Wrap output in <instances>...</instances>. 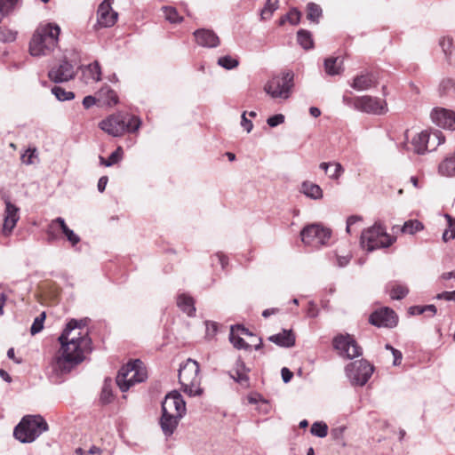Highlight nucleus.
<instances>
[{
	"label": "nucleus",
	"instance_id": "b1692460",
	"mask_svg": "<svg viewBox=\"0 0 455 455\" xmlns=\"http://www.w3.org/2000/svg\"><path fill=\"white\" fill-rule=\"evenodd\" d=\"M268 340L282 347H291L295 345V335L291 330H283L282 332L271 335Z\"/></svg>",
	"mask_w": 455,
	"mask_h": 455
},
{
	"label": "nucleus",
	"instance_id": "052dcab7",
	"mask_svg": "<svg viewBox=\"0 0 455 455\" xmlns=\"http://www.w3.org/2000/svg\"><path fill=\"white\" fill-rule=\"evenodd\" d=\"M346 427L344 426H340L331 430V436L333 440L337 442H340L343 439L344 432Z\"/></svg>",
	"mask_w": 455,
	"mask_h": 455
},
{
	"label": "nucleus",
	"instance_id": "338daca9",
	"mask_svg": "<svg viewBox=\"0 0 455 455\" xmlns=\"http://www.w3.org/2000/svg\"><path fill=\"white\" fill-rule=\"evenodd\" d=\"M97 102V99L92 95L85 96L83 100V106L85 109H88L94 106Z\"/></svg>",
	"mask_w": 455,
	"mask_h": 455
},
{
	"label": "nucleus",
	"instance_id": "37998d69",
	"mask_svg": "<svg viewBox=\"0 0 455 455\" xmlns=\"http://www.w3.org/2000/svg\"><path fill=\"white\" fill-rule=\"evenodd\" d=\"M218 65L227 70H232L238 67L239 60L237 58H234L230 55L221 56L218 59Z\"/></svg>",
	"mask_w": 455,
	"mask_h": 455
},
{
	"label": "nucleus",
	"instance_id": "1a4fd4ad",
	"mask_svg": "<svg viewBox=\"0 0 455 455\" xmlns=\"http://www.w3.org/2000/svg\"><path fill=\"white\" fill-rule=\"evenodd\" d=\"M331 235V231L330 228L317 223L307 225L300 231L301 241L306 245L315 248L327 244Z\"/></svg>",
	"mask_w": 455,
	"mask_h": 455
},
{
	"label": "nucleus",
	"instance_id": "0eeeda50",
	"mask_svg": "<svg viewBox=\"0 0 455 455\" xmlns=\"http://www.w3.org/2000/svg\"><path fill=\"white\" fill-rule=\"evenodd\" d=\"M294 86V73L291 70L283 71L272 76L265 84L264 91L273 99L287 100Z\"/></svg>",
	"mask_w": 455,
	"mask_h": 455
},
{
	"label": "nucleus",
	"instance_id": "5701e85b",
	"mask_svg": "<svg viewBox=\"0 0 455 455\" xmlns=\"http://www.w3.org/2000/svg\"><path fill=\"white\" fill-rule=\"evenodd\" d=\"M234 371L235 374L232 371H228V375L235 382L245 386L249 385V377L247 372L250 371V369L246 367L241 357H238L235 361Z\"/></svg>",
	"mask_w": 455,
	"mask_h": 455
},
{
	"label": "nucleus",
	"instance_id": "f257e3e1",
	"mask_svg": "<svg viewBox=\"0 0 455 455\" xmlns=\"http://www.w3.org/2000/svg\"><path fill=\"white\" fill-rule=\"evenodd\" d=\"M67 343L68 347L60 345V355L51 363L52 371L58 375L70 372L74 367L84 360V353H90L92 350V339L87 331L84 334L79 332L78 337L72 339L68 337Z\"/></svg>",
	"mask_w": 455,
	"mask_h": 455
},
{
	"label": "nucleus",
	"instance_id": "cd10ccee",
	"mask_svg": "<svg viewBox=\"0 0 455 455\" xmlns=\"http://www.w3.org/2000/svg\"><path fill=\"white\" fill-rule=\"evenodd\" d=\"M177 306L179 308L187 314L188 316H194L196 315V307L194 299L185 293H180L177 297Z\"/></svg>",
	"mask_w": 455,
	"mask_h": 455
},
{
	"label": "nucleus",
	"instance_id": "f704fd0d",
	"mask_svg": "<svg viewBox=\"0 0 455 455\" xmlns=\"http://www.w3.org/2000/svg\"><path fill=\"white\" fill-rule=\"evenodd\" d=\"M229 341L233 347L236 349L250 350L251 346L245 342V340L240 336L239 333H235V327L231 326L229 332Z\"/></svg>",
	"mask_w": 455,
	"mask_h": 455
},
{
	"label": "nucleus",
	"instance_id": "aec40b11",
	"mask_svg": "<svg viewBox=\"0 0 455 455\" xmlns=\"http://www.w3.org/2000/svg\"><path fill=\"white\" fill-rule=\"evenodd\" d=\"M162 415L159 419L160 427L166 437L171 436L176 430L180 420L183 417H179L167 411L164 406H161Z\"/></svg>",
	"mask_w": 455,
	"mask_h": 455
},
{
	"label": "nucleus",
	"instance_id": "a19ab883",
	"mask_svg": "<svg viewBox=\"0 0 455 455\" xmlns=\"http://www.w3.org/2000/svg\"><path fill=\"white\" fill-rule=\"evenodd\" d=\"M52 93L60 101H67L75 99V93L71 91H66L64 88L55 85L52 88Z\"/></svg>",
	"mask_w": 455,
	"mask_h": 455
},
{
	"label": "nucleus",
	"instance_id": "393cba45",
	"mask_svg": "<svg viewBox=\"0 0 455 455\" xmlns=\"http://www.w3.org/2000/svg\"><path fill=\"white\" fill-rule=\"evenodd\" d=\"M55 224L59 225L63 235L66 236L67 240L70 243V244L73 247L76 246L81 241L80 236L68 227V225L65 222V220L62 217H58L54 219L52 221L50 228H52Z\"/></svg>",
	"mask_w": 455,
	"mask_h": 455
},
{
	"label": "nucleus",
	"instance_id": "473e14b6",
	"mask_svg": "<svg viewBox=\"0 0 455 455\" xmlns=\"http://www.w3.org/2000/svg\"><path fill=\"white\" fill-rule=\"evenodd\" d=\"M322 16L323 10L319 4L313 2L307 4V19L311 23L318 24Z\"/></svg>",
	"mask_w": 455,
	"mask_h": 455
},
{
	"label": "nucleus",
	"instance_id": "79ce46f5",
	"mask_svg": "<svg viewBox=\"0 0 455 455\" xmlns=\"http://www.w3.org/2000/svg\"><path fill=\"white\" fill-rule=\"evenodd\" d=\"M165 19L172 24L180 23L183 20V17L180 16L176 8L172 6H164L162 8Z\"/></svg>",
	"mask_w": 455,
	"mask_h": 455
},
{
	"label": "nucleus",
	"instance_id": "864d4df0",
	"mask_svg": "<svg viewBox=\"0 0 455 455\" xmlns=\"http://www.w3.org/2000/svg\"><path fill=\"white\" fill-rule=\"evenodd\" d=\"M385 349L389 350L391 352V355H393V356H394L393 365L394 366L400 365L402 363V360H403L402 352L400 350L395 348L392 345H390L388 343L385 345Z\"/></svg>",
	"mask_w": 455,
	"mask_h": 455
},
{
	"label": "nucleus",
	"instance_id": "c85d7f7f",
	"mask_svg": "<svg viewBox=\"0 0 455 455\" xmlns=\"http://www.w3.org/2000/svg\"><path fill=\"white\" fill-rule=\"evenodd\" d=\"M299 191L307 197L313 200L321 199L323 196V190L319 185L307 180H305L301 183Z\"/></svg>",
	"mask_w": 455,
	"mask_h": 455
},
{
	"label": "nucleus",
	"instance_id": "2f4dec72",
	"mask_svg": "<svg viewBox=\"0 0 455 455\" xmlns=\"http://www.w3.org/2000/svg\"><path fill=\"white\" fill-rule=\"evenodd\" d=\"M297 42L306 51L315 47L313 35L309 30L300 28L297 32Z\"/></svg>",
	"mask_w": 455,
	"mask_h": 455
},
{
	"label": "nucleus",
	"instance_id": "c9c22d12",
	"mask_svg": "<svg viewBox=\"0 0 455 455\" xmlns=\"http://www.w3.org/2000/svg\"><path fill=\"white\" fill-rule=\"evenodd\" d=\"M181 385L182 391L190 397L199 396L204 393V389L200 387L201 380L185 383H180Z\"/></svg>",
	"mask_w": 455,
	"mask_h": 455
},
{
	"label": "nucleus",
	"instance_id": "bf43d9fd",
	"mask_svg": "<svg viewBox=\"0 0 455 455\" xmlns=\"http://www.w3.org/2000/svg\"><path fill=\"white\" fill-rule=\"evenodd\" d=\"M307 316L309 318H315L319 315V309L315 301L311 300L307 303V307L306 310Z\"/></svg>",
	"mask_w": 455,
	"mask_h": 455
},
{
	"label": "nucleus",
	"instance_id": "e433bc0d",
	"mask_svg": "<svg viewBox=\"0 0 455 455\" xmlns=\"http://www.w3.org/2000/svg\"><path fill=\"white\" fill-rule=\"evenodd\" d=\"M440 96L455 97V80L451 78L443 79L439 84Z\"/></svg>",
	"mask_w": 455,
	"mask_h": 455
},
{
	"label": "nucleus",
	"instance_id": "603ef678",
	"mask_svg": "<svg viewBox=\"0 0 455 455\" xmlns=\"http://www.w3.org/2000/svg\"><path fill=\"white\" fill-rule=\"evenodd\" d=\"M285 18L291 25H298L300 22L301 12L297 8H291L285 14Z\"/></svg>",
	"mask_w": 455,
	"mask_h": 455
},
{
	"label": "nucleus",
	"instance_id": "c03bdc74",
	"mask_svg": "<svg viewBox=\"0 0 455 455\" xmlns=\"http://www.w3.org/2000/svg\"><path fill=\"white\" fill-rule=\"evenodd\" d=\"M310 433L315 436L323 438L328 435V426L323 421H315L311 426Z\"/></svg>",
	"mask_w": 455,
	"mask_h": 455
},
{
	"label": "nucleus",
	"instance_id": "f8f14e48",
	"mask_svg": "<svg viewBox=\"0 0 455 455\" xmlns=\"http://www.w3.org/2000/svg\"><path fill=\"white\" fill-rule=\"evenodd\" d=\"M76 75L74 65L66 58L58 66L52 67L48 71L49 79L55 84L68 82L74 79Z\"/></svg>",
	"mask_w": 455,
	"mask_h": 455
},
{
	"label": "nucleus",
	"instance_id": "8fccbe9b",
	"mask_svg": "<svg viewBox=\"0 0 455 455\" xmlns=\"http://www.w3.org/2000/svg\"><path fill=\"white\" fill-rule=\"evenodd\" d=\"M87 68L93 80L100 81L101 79V68L98 60H94L92 63L89 64Z\"/></svg>",
	"mask_w": 455,
	"mask_h": 455
},
{
	"label": "nucleus",
	"instance_id": "9d476101",
	"mask_svg": "<svg viewBox=\"0 0 455 455\" xmlns=\"http://www.w3.org/2000/svg\"><path fill=\"white\" fill-rule=\"evenodd\" d=\"M332 347L345 359H354L363 355V348L352 335L338 334L332 339Z\"/></svg>",
	"mask_w": 455,
	"mask_h": 455
},
{
	"label": "nucleus",
	"instance_id": "423d86ee",
	"mask_svg": "<svg viewBox=\"0 0 455 455\" xmlns=\"http://www.w3.org/2000/svg\"><path fill=\"white\" fill-rule=\"evenodd\" d=\"M395 238L387 233L386 228L379 222L365 229L361 235V244L368 251L391 246Z\"/></svg>",
	"mask_w": 455,
	"mask_h": 455
},
{
	"label": "nucleus",
	"instance_id": "58836bf2",
	"mask_svg": "<svg viewBox=\"0 0 455 455\" xmlns=\"http://www.w3.org/2000/svg\"><path fill=\"white\" fill-rule=\"evenodd\" d=\"M424 229V225L418 220H409L401 228L402 233L414 235Z\"/></svg>",
	"mask_w": 455,
	"mask_h": 455
},
{
	"label": "nucleus",
	"instance_id": "4468645a",
	"mask_svg": "<svg viewBox=\"0 0 455 455\" xmlns=\"http://www.w3.org/2000/svg\"><path fill=\"white\" fill-rule=\"evenodd\" d=\"M114 0H103L97 10V23L101 28H110L117 20L118 13L112 8Z\"/></svg>",
	"mask_w": 455,
	"mask_h": 455
},
{
	"label": "nucleus",
	"instance_id": "6ab92c4d",
	"mask_svg": "<svg viewBox=\"0 0 455 455\" xmlns=\"http://www.w3.org/2000/svg\"><path fill=\"white\" fill-rule=\"evenodd\" d=\"M20 220V208L10 201H5L4 218L3 224V233L9 235L15 228Z\"/></svg>",
	"mask_w": 455,
	"mask_h": 455
},
{
	"label": "nucleus",
	"instance_id": "a878e982",
	"mask_svg": "<svg viewBox=\"0 0 455 455\" xmlns=\"http://www.w3.org/2000/svg\"><path fill=\"white\" fill-rule=\"evenodd\" d=\"M323 67L328 76L340 75L344 70L343 60L339 57H328L323 61Z\"/></svg>",
	"mask_w": 455,
	"mask_h": 455
},
{
	"label": "nucleus",
	"instance_id": "09e8293b",
	"mask_svg": "<svg viewBox=\"0 0 455 455\" xmlns=\"http://www.w3.org/2000/svg\"><path fill=\"white\" fill-rule=\"evenodd\" d=\"M19 0H0V13L6 16L17 6Z\"/></svg>",
	"mask_w": 455,
	"mask_h": 455
},
{
	"label": "nucleus",
	"instance_id": "49530a36",
	"mask_svg": "<svg viewBox=\"0 0 455 455\" xmlns=\"http://www.w3.org/2000/svg\"><path fill=\"white\" fill-rule=\"evenodd\" d=\"M278 8V0H267L264 8L261 10V18L268 19L273 12Z\"/></svg>",
	"mask_w": 455,
	"mask_h": 455
},
{
	"label": "nucleus",
	"instance_id": "9b49d317",
	"mask_svg": "<svg viewBox=\"0 0 455 455\" xmlns=\"http://www.w3.org/2000/svg\"><path fill=\"white\" fill-rule=\"evenodd\" d=\"M369 323L377 327L394 328L398 323L395 310L385 307L373 311L369 316Z\"/></svg>",
	"mask_w": 455,
	"mask_h": 455
},
{
	"label": "nucleus",
	"instance_id": "f03ea898",
	"mask_svg": "<svg viewBox=\"0 0 455 455\" xmlns=\"http://www.w3.org/2000/svg\"><path fill=\"white\" fill-rule=\"evenodd\" d=\"M60 34V28L56 23L39 25L30 38L29 54L36 58L51 55L58 46Z\"/></svg>",
	"mask_w": 455,
	"mask_h": 455
},
{
	"label": "nucleus",
	"instance_id": "2eb2a0df",
	"mask_svg": "<svg viewBox=\"0 0 455 455\" xmlns=\"http://www.w3.org/2000/svg\"><path fill=\"white\" fill-rule=\"evenodd\" d=\"M379 83V76L374 71H362L356 75L349 85L355 91L363 92L375 87Z\"/></svg>",
	"mask_w": 455,
	"mask_h": 455
},
{
	"label": "nucleus",
	"instance_id": "e2e57ef3",
	"mask_svg": "<svg viewBox=\"0 0 455 455\" xmlns=\"http://www.w3.org/2000/svg\"><path fill=\"white\" fill-rule=\"evenodd\" d=\"M247 112L243 111L241 116V126L249 133L253 128L252 122L246 117Z\"/></svg>",
	"mask_w": 455,
	"mask_h": 455
},
{
	"label": "nucleus",
	"instance_id": "a18cd8bd",
	"mask_svg": "<svg viewBox=\"0 0 455 455\" xmlns=\"http://www.w3.org/2000/svg\"><path fill=\"white\" fill-rule=\"evenodd\" d=\"M18 32L6 27L0 26V42L12 43L17 38Z\"/></svg>",
	"mask_w": 455,
	"mask_h": 455
},
{
	"label": "nucleus",
	"instance_id": "5fc2aeb1",
	"mask_svg": "<svg viewBox=\"0 0 455 455\" xmlns=\"http://www.w3.org/2000/svg\"><path fill=\"white\" fill-rule=\"evenodd\" d=\"M205 328H206L205 337L208 339H212L217 334L218 329H219V324L216 322L205 321Z\"/></svg>",
	"mask_w": 455,
	"mask_h": 455
},
{
	"label": "nucleus",
	"instance_id": "6e6d98bb",
	"mask_svg": "<svg viewBox=\"0 0 455 455\" xmlns=\"http://www.w3.org/2000/svg\"><path fill=\"white\" fill-rule=\"evenodd\" d=\"M216 262L220 265L222 270H225L226 267L228 264V258L222 252H218L212 257V264L215 265Z\"/></svg>",
	"mask_w": 455,
	"mask_h": 455
},
{
	"label": "nucleus",
	"instance_id": "7c9ffc66",
	"mask_svg": "<svg viewBox=\"0 0 455 455\" xmlns=\"http://www.w3.org/2000/svg\"><path fill=\"white\" fill-rule=\"evenodd\" d=\"M98 95L99 100H102L105 105L114 106L118 103L117 93L108 85L101 87V89L98 92Z\"/></svg>",
	"mask_w": 455,
	"mask_h": 455
},
{
	"label": "nucleus",
	"instance_id": "774afa93",
	"mask_svg": "<svg viewBox=\"0 0 455 455\" xmlns=\"http://www.w3.org/2000/svg\"><path fill=\"white\" fill-rule=\"evenodd\" d=\"M281 377L284 383H288L293 377V372L291 371L287 367H283L281 370Z\"/></svg>",
	"mask_w": 455,
	"mask_h": 455
},
{
	"label": "nucleus",
	"instance_id": "7ed1b4c3",
	"mask_svg": "<svg viewBox=\"0 0 455 455\" xmlns=\"http://www.w3.org/2000/svg\"><path fill=\"white\" fill-rule=\"evenodd\" d=\"M48 429V423L41 415H26L15 426L13 436L21 443H30Z\"/></svg>",
	"mask_w": 455,
	"mask_h": 455
},
{
	"label": "nucleus",
	"instance_id": "4d7b16f0",
	"mask_svg": "<svg viewBox=\"0 0 455 455\" xmlns=\"http://www.w3.org/2000/svg\"><path fill=\"white\" fill-rule=\"evenodd\" d=\"M285 117L283 114H275L270 116L267 119V124L269 127L274 128L284 123Z\"/></svg>",
	"mask_w": 455,
	"mask_h": 455
},
{
	"label": "nucleus",
	"instance_id": "f3484780",
	"mask_svg": "<svg viewBox=\"0 0 455 455\" xmlns=\"http://www.w3.org/2000/svg\"><path fill=\"white\" fill-rule=\"evenodd\" d=\"M200 366L199 363L193 359H188L184 363H181L179 369V382L185 383L201 380L199 375Z\"/></svg>",
	"mask_w": 455,
	"mask_h": 455
},
{
	"label": "nucleus",
	"instance_id": "13d9d810",
	"mask_svg": "<svg viewBox=\"0 0 455 455\" xmlns=\"http://www.w3.org/2000/svg\"><path fill=\"white\" fill-rule=\"evenodd\" d=\"M34 157H36V148H28L21 155L20 160L23 164L28 165L33 164Z\"/></svg>",
	"mask_w": 455,
	"mask_h": 455
},
{
	"label": "nucleus",
	"instance_id": "680f3d73",
	"mask_svg": "<svg viewBox=\"0 0 455 455\" xmlns=\"http://www.w3.org/2000/svg\"><path fill=\"white\" fill-rule=\"evenodd\" d=\"M333 165L335 166V168L333 172L329 174V178L337 180L340 178L345 170L341 164L338 162L334 163Z\"/></svg>",
	"mask_w": 455,
	"mask_h": 455
},
{
	"label": "nucleus",
	"instance_id": "6e6552de",
	"mask_svg": "<svg viewBox=\"0 0 455 455\" xmlns=\"http://www.w3.org/2000/svg\"><path fill=\"white\" fill-rule=\"evenodd\" d=\"M374 366L365 359L355 360L345 367V373L352 386L363 387L371 379Z\"/></svg>",
	"mask_w": 455,
	"mask_h": 455
},
{
	"label": "nucleus",
	"instance_id": "39448f33",
	"mask_svg": "<svg viewBox=\"0 0 455 455\" xmlns=\"http://www.w3.org/2000/svg\"><path fill=\"white\" fill-rule=\"evenodd\" d=\"M148 378L147 371L140 359L131 360L122 366L116 376V384L122 392H126L136 383H141Z\"/></svg>",
	"mask_w": 455,
	"mask_h": 455
},
{
	"label": "nucleus",
	"instance_id": "4be33fe9",
	"mask_svg": "<svg viewBox=\"0 0 455 455\" xmlns=\"http://www.w3.org/2000/svg\"><path fill=\"white\" fill-rule=\"evenodd\" d=\"M88 321H89L88 318H82V319L72 318V319H70L67 323L64 330L62 331L61 334L58 338V340L60 343V345H63L64 347H68V345L67 343V340H68V337H69L70 333L75 329L83 330L87 325Z\"/></svg>",
	"mask_w": 455,
	"mask_h": 455
},
{
	"label": "nucleus",
	"instance_id": "ddd939ff",
	"mask_svg": "<svg viewBox=\"0 0 455 455\" xmlns=\"http://www.w3.org/2000/svg\"><path fill=\"white\" fill-rule=\"evenodd\" d=\"M358 111L370 115H384L387 112L386 100L370 95L360 96Z\"/></svg>",
	"mask_w": 455,
	"mask_h": 455
},
{
	"label": "nucleus",
	"instance_id": "20e7f679",
	"mask_svg": "<svg viewBox=\"0 0 455 455\" xmlns=\"http://www.w3.org/2000/svg\"><path fill=\"white\" fill-rule=\"evenodd\" d=\"M142 124L141 119L134 115H113L102 120L99 126L108 134L114 137H120L124 132H136Z\"/></svg>",
	"mask_w": 455,
	"mask_h": 455
},
{
	"label": "nucleus",
	"instance_id": "0e129e2a",
	"mask_svg": "<svg viewBox=\"0 0 455 455\" xmlns=\"http://www.w3.org/2000/svg\"><path fill=\"white\" fill-rule=\"evenodd\" d=\"M444 216L447 219L450 237H455V218H452L449 214H445Z\"/></svg>",
	"mask_w": 455,
	"mask_h": 455
},
{
	"label": "nucleus",
	"instance_id": "412c9836",
	"mask_svg": "<svg viewBox=\"0 0 455 455\" xmlns=\"http://www.w3.org/2000/svg\"><path fill=\"white\" fill-rule=\"evenodd\" d=\"M194 36L200 46L215 48L220 44V38L213 30L199 28L194 32Z\"/></svg>",
	"mask_w": 455,
	"mask_h": 455
},
{
	"label": "nucleus",
	"instance_id": "ea45409f",
	"mask_svg": "<svg viewBox=\"0 0 455 455\" xmlns=\"http://www.w3.org/2000/svg\"><path fill=\"white\" fill-rule=\"evenodd\" d=\"M409 293V289L406 285L400 283H394L390 289L389 295L392 299L401 300L404 299Z\"/></svg>",
	"mask_w": 455,
	"mask_h": 455
},
{
	"label": "nucleus",
	"instance_id": "dca6fc26",
	"mask_svg": "<svg viewBox=\"0 0 455 455\" xmlns=\"http://www.w3.org/2000/svg\"><path fill=\"white\" fill-rule=\"evenodd\" d=\"M431 119L437 126L455 131V112L443 108H435L431 112Z\"/></svg>",
	"mask_w": 455,
	"mask_h": 455
},
{
	"label": "nucleus",
	"instance_id": "3c124183",
	"mask_svg": "<svg viewBox=\"0 0 455 455\" xmlns=\"http://www.w3.org/2000/svg\"><path fill=\"white\" fill-rule=\"evenodd\" d=\"M342 102L347 107L358 111L360 104V96L351 97L347 94H344L342 97Z\"/></svg>",
	"mask_w": 455,
	"mask_h": 455
},
{
	"label": "nucleus",
	"instance_id": "a211bd4d",
	"mask_svg": "<svg viewBox=\"0 0 455 455\" xmlns=\"http://www.w3.org/2000/svg\"><path fill=\"white\" fill-rule=\"evenodd\" d=\"M164 405L169 411L170 410L174 409L176 411L175 414L179 415V417H184L186 415V402L181 394L177 390H172L165 395L161 406Z\"/></svg>",
	"mask_w": 455,
	"mask_h": 455
},
{
	"label": "nucleus",
	"instance_id": "c756f323",
	"mask_svg": "<svg viewBox=\"0 0 455 455\" xmlns=\"http://www.w3.org/2000/svg\"><path fill=\"white\" fill-rule=\"evenodd\" d=\"M438 172L442 176H455V149L454 152L446 156L438 166Z\"/></svg>",
	"mask_w": 455,
	"mask_h": 455
},
{
	"label": "nucleus",
	"instance_id": "bb28decb",
	"mask_svg": "<svg viewBox=\"0 0 455 455\" xmlns=\"http://www.w3.org/2000/svg\"><path fill=\"white\" fill-rule=\"evenodd\" d=\"M430 134L427 131H423L416 134L411 140L413 151L418 155H423L427 151V143L430 139Z\"/></svg>",
	"mask_w": 455,
	"mask_h": 455
},
{
	"label": "nucleus",
	"instance_id": "4c0bfd02",
	"mask_svg": "<svg viewBox=\"0 0 455 455\" xmlns=\"http://www.w3.org/2000/svg\"><path fill=\"white\" fill-rule=\"evenodd\" d=\"M123 158V148L122 147L118 146L115 151H113L108 159H105L103 156H100V164L110 167L116 164H117L119 161H121Z\"/></svg>",
	"mask_w": 455,
	"mask_h": 455
},
{
	"label": "nucleus",
	"instance_id": "72a5a7b5",
	"mask_svg": "<svg viewBox=\"0 0 455 455\" xmlns=\"http://www.w3.org/2000/svg\"><path fill=\"white\" fill-rule=\"evenodd\" d=\"M113 396L112 379L110 378H106L100 392V402L103 405L108 404L112 402Z\"/></svg>",
	"mask_w": 455,
	"mask_h": 455
},
{
	"label": "nucleus",
	"instance_id": "69168bd1",
	"mask_svg": "<svg viewBox=\"0 0 455 455\" xmlns=\"http://www.w3.org/2000/svg\"><path fill=\"white\" fill-rule=\"evenodd\" d=\"M362 220V217L358 215H351L347 220V227L346 230L349 234L351 233V227L355 224L356 222Z\"/></svg>",
	"mask_w": 455,
	"mask_h": 455
},
{
	"label": "nucleus",
	"instance_id": "de8ad7c7",
	"mask_svg": "<svg viewBox=\"0 0 455 455\" xmlns=\"http://www.w3.org/2000/svg\"><path fill=\"white\" fill-rule=\"evenodd\" d=\"M46 318L45 312H42L38 316L34 319V322L30 327L31 335L39 333L44 329V323Z\"/></svg>",
	"mask_w": 455,
	"mask_h": 455
}]
</instances>
